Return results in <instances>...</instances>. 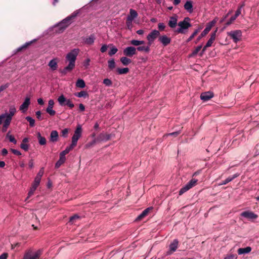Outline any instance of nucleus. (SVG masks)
I'll return each instance as SVG.
<instances>
[{
  "instance_id": "obj_1",
  "label": "nucleus",
  "mask_w": 259,
  "mask_h": 259,
  "mask_svg": "<svg viewBox=\"0 0 259 259\" xmlns=\"http://www.w3.org/2000/svg\"><path fill=\"white\" fill-rule=\"evenodd\" d=\"M79 51V49H74L66 55V59L69 62L68 65L74 68L75 61Z\"/></svg>"
},
{
  "instance_id": "obj_2",
  "label": "nucleus",
  "mask_w": 259,
  "mask_h": 259,
  "mask_svg": "<svg viewBox=\"0 0 259 259\" xmlns=\"http://www.w3.org/2000/svg\"><path fill=\"white\" fill-rule=\"evenodd\" d=\"M190 18L186 17L183 21H180L178 23V25L179 27L176 31L178 33H184L185 30L188 29L191 26V24L189 23Z\"/></svg>"
},
{
  "instance_id": "obj_3",
  "label": "nucleus",
  "mask_w": 259,
  "mask_h": 259,
  "mask_svg": "<svg viewBox=\"0 0 259 259\" xmlns=\"http://www.w3.org/2000/svg\"><path fill=\"white\" fill-rule=\"evenodd\" d=\"M41 253V250L33 252L31 249H29L25 252L23 259H38Z\"/></svg>"
},
{
  "instance_id": "obj_4",
  "label": "nucleus",
  "mask_w": 259,
  "mask_h": 259,
  "mask_svg": "<svg viewBox=\"0 0 259 259\" xmlns=\"http://www.w3.org/2000/svg\"><path fill=\"white\" fill-rule=\"evenodd\" d=\"M16 112V108L14 105L10 106L8 113H4L0 115V124L2 123V121L5 117L9 118L10 119H12L13 116L15 115Z\"/></svg>"
},
{
  "instance_id": "obj_5",
  "label": "nucleus",
  "mask_w": 259,
  "mask_h": 259,
  "mask_svg": "<svg viewBox=\"0 0 259 259\" xmlns=\"http://www.w3.org/2000/svg\"><path fill=\"white\" fill-rule=\"evenodd\" d=\"M227 34L233 40L234 42L237 43L241 39L242 32L240 30H236L227 32Z\"/></svg>"
},
{
  "instance_id": "obj_6",
  "label": "nucleus",
  "mask_w": 259,
  "mask_h": 259,
  "mask_svg": "<svg viewBox=\"0 0 259 259\" xmlns=\"http://www.w3.org/2000/svg\"><path fill=\"white\" fill-rule=\"evenodd\" d=\"M82 128L80 125H78L72 137L71 144L73 146H76L77 141L81 137Z\"/></svg>"
},
{
  "instance_id": "obj_7",
  "label": "nucleus",
  "mask_w": 259,
  "mask_h": 259,
  "mask_svg": "<svg viewBox=\"0 0 259 259\" xmlns=\"http://www.w3.org/2000/svg\"><path fill=\"white\" fill-rule=\"evenodd\" d=\"M160 35L159 31L156 29L152 30L147 36V39L148 41L149 45H151L156 38L159 37Z\"/></svg>"
},
{
  "instance_id": "obj_8",
  "label": "nucleus",
  "mask_w": 259,
  "mask_h": 259,
  "mask_svg": "<svg viewBox=\"0 0 259 259\" xmlns=\"http://www.w3.org/2000/svg\"><path fill=\"white\" fill-rule=\"evenodd\" d=\"M75 15H71L63 19L59 24V26L62 29H65L71 23V20L75 18Z\"/></svg>"
},
{
  "instance_id": "obj_9",
  "label": "nucleus",
  "mask_w": 259,
  "mask_h": 259,
  "mask_svg": "<svg viewBox=\"0 0 259 259\" xmlns=\"http://www.w3.org/2000/svg\"><path fill=\"white\" fill-rule=\"evenodd\" d=\"M158 40L162 45V46L166 47L170 44L171 39L170 37L167 36L165 34H163L159 36Z\"/></svg>"
},
{
  "instance_id": "obj_10",
  "label": "nucleus",
  "mask_w": 259,
  "mask_h": 259,
  "mask_svg": "<svg viewBox=\"0 0 259 259\" xmlns=\"http://www.w3.org/2000/svg\"><path fill=\"white\" fill-rule=\"evenodd\" d=\"M214 23H215V22H214L213 21L207 25L206 28L202 32L201 34L198 37L197 41H199L201 39L202 37L205 36L209 32V31L211 30L212 27L213 26Z\"/></svg>"
},
{
  "instance_id": "obj_11",
  "label": "nucleus",
  "mask_w": 259,
  "mask_h": 259,
  "mask_svg": "<svg viewBox=\"0 0 259 259\" xmlns=\"http://www.w3.org/2000/svg\"><path fill=\"white\" fill-rule=\"evenodd\" d=\"M123 53L125 56L132 57L137 54L136 48L134 47H126L123 50Z\"/></svg>"
},
{
  "instance_id": "obj_12",
  "label": "nucleus",
  "mask_w": 259,
  "mask_h": 259,
  "mask_svg": "<svg viewBox=\"0 0 259 259\" xmlns=\"http://www.w3.org/2000/svg\"><path fill=\"white\" fill-rule=\"evenodd\" d=\"M30 104V100L29 97H26L24 101V102L22 104V105L19 107V110L22 112L25 113L28 110V107Z\"/></svg>"
},
{
  "instance_id": "obj_13",
  "label": "nucleus",
  "mask_w": 259,
  "mask_h": 259,
  "mask_svg": "<svg viewBox=\"0 0 259 259\" xmlns=\"http://www.w3.org/2000/svg\"><path fill=\"white\" fill-rule=\"evenodd\" d=\"M241 215L249 220H254L257 218V215L252 211H245L241 213Z\"/></svg>"
},
{
  "instance_id": "obj_14",
  "label": "nucleus",
  "mask_w": 259,
  "mask_h": 259,
  "mask_svg": "<svg viewBox=\"0 0 259 259\" xmlns=\"http://www.w3.org/2000/svg\"><path fill=\"white\" fill-rule=\"evenodd\" d=\"M213 96L214 95L212 92H205L201 93L200 95V99L204 101H206L212 98Z\"/></svg>"
},
{
  "instance_id": "obj_15",
  "label": "nucleus",
  "mask_w": 259,
  "mask_h": 259,
  "mask_svg": "<svg viewBox=\"0 0 259 259\" xmlns=\"http://www.w3.org/2000/svg\"><path fill=\"white\" fill-rule=\"evenodd\" d=\"M179 241L177 239H175L169 245V250L168 253L169 254L172 253L178 248Z\"/></svg>"
},
{
  "instance_id": "obj_16",
  "label": "nucleus",
  "mask_w": 259,
  "mask_h": 259,
  "mask_svg": "<svg viewBox=\"0 0 259 259\" xmlns=\"http://www.w3.org/2000/svg\"><path fill=\"white\" fill-rule=\"evenodd\" d=\"M178 22V16L177 15L170 17L168 22L169 27L174 28L176 27Z\"/></svg>"
},
{
  "instance_id": "obj_17",
  "label": "nucleus",
  "mask_w": 259,
  "mask_h": 259,
  "mask_svg": "<svg viewBox=\"0 0 259 259\" xmlns=\"http://www.w3.org/2000/svg\"><path fill=\"white\" fill-rule=\"evenodd\" d=\"M138 14L137 11L133 9H130L129 14L128 15L126 20L133 21L134 20L137 18Z\"/></svg>"
},
{
  "instance_id": "obj_18",
  "label": "nucleus",
  "mask_w": 259,
  "mask_h": 259,
  "mask_svg": "<svg viewBox=\"0 0 259 259\" xmlns=\"http://www.w3.org/2000/svg\"><path fill=\"white\" fill-rule=\"evenodd\" d=\"M83 39L85 44L88 45H92L94 43L95 36L94 34H91L88 37H84Z\"/></svg>"
},
{
  "instance_id": "obj_19",
  "label": "nucleus",
  "mask_w": 259,
  "mask_h": 259,
  "mask_svg": "<svg viewBox=\"0 0 259 259\" xmlns=\"http://www.w3.org/2000/svg\"><path fill=\"white\" fill-rule=\"evenodd\" d=\"M217 31V30H216L214 32L211 34L210 37L206 44V47H210L211 46L212 44H213V41L215 39Z\"/></svg>"
},
{
  "instance_id": "obj_20",
  "label": "nucleus",
  "mask_w": 259,
  "mask_h": 259,
  "mask_svg": "<svg viewBox=\"0 0 259 259\" xmlns=\"http://www.w3.org/2000/svg\"><path fill=\"white\" fill-rule=\"evenodd\" d=\"M192 1H187L184 5V8L189 13H192L193 11Z\"/></svg>"
},
{
  "instance_id": "obj_21",
  "label": "nucleus",
  "mask_w": 259,
  "mask_h": 259,
  "mask_svg": "<svg viewBox=\"0 0 259 259\" xmlns=\"http://www.w3.org/2000/svg\"><path fill=\"white\" fill-rule=\"evenodd\" d=\"M251 250V248L249 246H247L245 248H240L238 249V253L240 255L242 254L248 253Z\"/></svg>"
},
{
  "instance_id": "obj_22",
  "label": "nucleus",
  "mask_w": 259,
  "mask_h": 259,
  "mask_svg": "<svg viewBox=\"0 0 259 259\" xmlns=\"http://www.w3.org/2000/svg\"><path fill=\"white\" fill-rule=\"evenodd\" d=\"M48 65L52 70H56L58 67V64L56 59H54L51 60L49 62Z\"/></svg>"
},
{
  "instance_id": "obj_23",
  "label": "nucleus",
  "mask_w": 259,
  "mask_h": 259,
  "mask_svg": "<svg viewBox=\"0 0 259 259\" xmlns=\"http://www.w3.org/2000/svg\"><path fill=\"white\" fill-rule=\"evenodd\" d=\"M58 138V133L56 131H52L50 135V141L55 142L57 141Z\"/></svg>"
},
{
  "instance_id": "obj_24",
  "label": "nucleus",
  "mask_w": 259,
  "mask_h": 259,
  "mask_svg": "<svg viewBox=\"0 0 259 259\" xmlns=\"http://www.w3.org/2000/svg\"><path fill=\"white\" fill-rule=\"evenodd\" d=\"M137 50L140 52H145L146 53H149L150 49L149 46H142L138 47L136 48V50Z\"/></svg>"
},
{
  "instance_id": "obj_25",
  "label": "nucleus",
  "mask_w": 259,
  "mask_h": 259,
  "mask_svg": "<svg viewBox=\"0 0 259 259\" xmlns=\"http://www.w3.org/2000/svg\"><path fill=\"white\" fill-rule=\"evenodd\" d=\"M37 137L38 140V142L41 145H45L46 144V139L45 137H43L41 136L40 133H37Z\"/></svg>"
},
{
  "instance_id": "obj_26",
  "label": "nucleus",
  "mask_w": 259,
  "mask_h": 259,
  "mask_svg": "<svg viewBox=\"0 0 259 259\" xmlns=\"http://www.w3.org/2000/svg\"><path fill=\"white\" fill-rule=\"evenodd\" d=\"M65 156H63L60 154L59 160L56 162L55 167L56 168L59 167L65 161Z\"/></svg>"
},
{
  "instance_id": "obj_27",
  "label": "nucleus",
  "mask_w": 259,
  "mask_h": 259,
  "mask_svg": "<svg viewBox=\"0 0 259 259\" xmlns=\"http://www.w3.org/2000/svg\"><path fill=\"white\" fill-rule=\"evenodd\" d=\"M74 147L75 146H73L71 144L69 146L66 147L64 151L61 152L60 154L63 156H65V155L68 154Z\"/></svg>"
},
{
  "instance_id": "obj_28",
  "label": "nucleus",
  "mask_w": 259,
  "mask_h": 259,
  "mask_svg": "<svg viewBox=\"0 0 259 259\" xmlns=\"http://www.w3.org/2000/svg\"><path fill=\"white\" fill-rule=\"evenodd\" d=\"M74 68L72 67L67 65L64 69L60 70V72L63 75H65L68 72H70Z\"/></svg>"
},
{
  "instance_id": "obj_29",
  "label": "nucleus",
  "mask_w": 259,
  "mask_h": 259,
  "mask_svg": "<svg viewBox=\"0 0 259 259\" xmlns=\"http://www.w3.org/2000/svg\"><path fill=\"white\" fill-rule=\"evenodd\" d=\"M130 44L134 46L139 47V46H140L141 45L144 44L145 41L143 40H138L133 39V40H131Z\"/></svg>"
},
{
  "instance_id": "obj_30",
  "label": "nucleus",
  "mask_w": 259,
  "mask_h": 259,
  "mask_svg": "<svg viewBox=\"0 0 259 259\" xmlns=\"http://www.w3.org/2000/svg\"><path fill=\"white\" fill-rule=\"evenodd\" d=\"M76 86L78 88H83L85 86V82L82 79H78L76 82Z\"/></svg>"
},
{
  "instance_id": "obj_31",
  "label": "nucleus",
  "mask_w": 259,
  "mask_h": 259,
  "mask_svg": "<svg viewBox=\"0 0 259 259\" xmlns=\"http://www.w3.org/2000/svg\"><path fill=\"white\" fill-rule=\"evenodd\" d=\"M191 188L189 186V185L188 184V183L185 185L184 187H183L179 191V195H181L186 191H188L189 189H190Z\"/></svg>"
},
{
  "instance_id": "obj_32",
  "label": "nucleus",
  "mask_w": 259,
  "mask_h": 259,
  "mask_svg": "<svg viewBox=\"0 0 259 259\" xmlns=\"http://www.w3.org/2000/svg\"><path fill=\"white\" fill-rule=\"evenodd\" d=\"M120 61L124 65H127L130 63H131V60L126 57H122L120 58Z\"/></svg>"
},
{
  "instance_id": "obj_33",
  "label": "nucleus",
  "mask_w": 259,
  "mask_h": 259,
  "mask_svg": "<svg viewBox=\"0 0 259 259\" xmlns=\"http://www.w3.org/2000/svg\"><path fill=\"white\" fill-rule=\"evenodd\" d=\"M116 71L119 74H123L127 73L129 71V69L128 68H118L116 69Z\"/></svg>"
},
{
  "instance_id": "obj_34",
  "label": "nucleus",
  "mask_w": 259,
  "mask_h": 259,
  "mask_svg": "<svg viewBox=\"0 0 259 259\" xmlns=\"http://www.w3.org/2000/svg\"><path fill=\"white\" fill-rule=\"evenodd\" d=\"M75 95L76 97H79V98H81V97L85 98V97H88V93L84 91H82L79 93H77L75 94Z\"/></svg>"
},
{
  "instance_id": "obj_35",
  "label": "nucleus",
  "mask_w": 259,
  "mask_h": 259,
  "mask_svg": "<svg viewBox=\"0 0 259 259\" xmlns=\"http://www.w3.org/2000/svg\"><path fill=\"white\" fill-rule=\"evenodd\" d=\"M10 132H9L7 135H6V138H8L9 141L11 142H12L14 144H16L17 143V141L15 139L14 137L11 135L10 134Z\"/></svg>"
},
{
  "instance_id": "obj_36",
  "label": "nucleus",
  "mask_w": 259,
  "mask_h": 259,
  "mask_svg": "<svg viewBox=\"0 0 259 259\" xmlns=\"http://www.w3.org/2000/svg\"><path fill=\"white\" fill-rule=\"evenodd\" d=\"M108 67L110 70H112L115 67V63L114 59H111L108 61Z\"/></svg>"
},
{
  "instance_id": "obj_37",
  "label": "nucleus",
  "mask_w": 259,
  "mask_h": 259,
  "mask_svg": "<svg viewBox=\"0 0 259 259\" xmlns=\"http://www.w3.org/2000/svg\"><path fill=\"white\" fill-rule=\"evenodd\" d=\"M237 175H235L232 177H229L227 179H226L225 181H223L220 185H226L229 182L232 181L234 179H235L236 177H237Z\"/></svg>"
},
{
  "instance_id": "obj_38",
  "label": "nucleus",
  "mask_w": 259,
  "mask_h": 259,
  "mask_svg": "<svg viewBox=\"0 0 259 259\" xmlns=\"http://www.w3.org/2000/svg\"><path fill=\"white\" fill-rule=\"evenodd\" d=\"M99 138L101 140L107 141L110 139V135L107 134H101Z\"/></svg>"
},
{
  "instance_id": "obj_39",
  "label": "nucleus",
  "mask_w": 259,
  "mask_h": 259,
  "mask_svg": "<svg viewBox=\"0 0 259 259\" xmlns=\"http://www.w3.org/2000/svg\"><path fill=\"white\" fill-rule=\"evenodd\" d=\"M66 100H67L63 95L59 96L58 98V101L61 106L64 104V103L66 102Z\"/></svg>"
},
{
  "instance_id": "obj_40",
  "label": "nucleus",
  "mask_w": 259,
  "mask_h": 259,
  "mask_svg": "<svg viewBox=\"0 0 259 259\" xmlns=\"http://www.w3.org/2000/svg\"><path fill=\"white\" fill-rule=\"evenodd\" d=\"M202 29V27L199 28L198 29L194 31V32L192 33V34L189 37L187 41H191L200 31V30Z\"/></svg>"
},
{
  "instance_id": "obj_41",
  "label": "nucleus",
  "mask_w": 259,
  "mask_h": 259,
  "mask_svg": "<svg viewBox=\"0 0 259 259\" xmlns=\"http://www.w3.org/2000/svg\"><path fill=\"white\" fill-rule=\"evenodd\" d=\"M198 180L195 179H191L188 183V184L189 185L191 188L195 186L197 183Z\"/></svg>"
},
{
  "instance_id": "obj_42",
  "label": "nucleus",
  "mask_w": 259,
  "mask_h": 259,
  "mask_svg": "<svg viewBox=\"0 0 259 259\" xmlns=\"http://www.w3.org/2000/svg\"><path fill=\"white\" fill-rule=\"evenodd\" d=\"M26 119L29 122V125L31 127H33L35 125V120L30 116H27Z\"/></svg>"
},
{
  "instance_id": "obj_43",
  "label": "nucleus",
  "mask_w": 259,
  "mask_h": 259,
  "mask_svg": "<svg viewBox=\"0 0 259 259\" xmlns=\"http://www.w3.org/2000/svg\"><path fill=\"white\" fill-rule=\"evenodd\" d=\"M36 189V188L31 186L30 188V190L29 191V192L28 193V196L26 198L25 201H27V199L30 197H31L32 195H33L34 194V191H35V190Z\"/></svg>"
},
{
  "instance_id": "obj_44",
  "label": "nucleus",
  "mask_w": 259,
  "mask_h": 259,
  "mask_svg": "<svg viewBox=\"0 0 259 259\" xmlns=\"http://www.w3.org/2000/svg\"><path fill=\"white\" fill-rule=\"evenodd\" d=\"M46 111L51 116H54L56 114V111L53 110V107H47Z\"/></svg>"
},
{
  "instance_id": "obj_45",
  "label": "nucleus",
  "mask_w": 259,
  "mask_h": 259,
  "mask_svg": "<svg viewBox=\"0 0 259 259\" xmlns=\"http://www.w3.org/2000/svg\"><path fill=\"white\" fill-rule=\"evenodd\" d=\"M40 181H41V179H39L37 178H35L34 180V182L32 184L31 186L33 187H34L35 188H37V187L39 185Z\"/></svg>"
},
{
  "instance_id": "obj_46",
  "label": "nucleus",
  "mask_w": 259,
  "mask_h": 259,
  "mask_svg": "<svg viewBox=\"0 0 259 259\" xmlns=\"http://www.w3.org/2000/svg\"><path fill=\"white\" fill-rule=\"evenodd\" d=\"M4 119H5V120L4 121L3 125L9 127V126L10 125V124L11 123L12 119H10L9 118H8L7 117H5V118Z\"/></svg>"
},
{
  "instance_id": "obj_47",
  "label": "nucleus",
  "mask_w": 259,
  "mask_h": 259,
  "mask_svg": "<svg viewBox=\"0 0 259 259\" xmlns=\"http://www.w3.org/2000/svg\"><path fill=\"white\" fill-rule=\"evenodd\" d=\"M118 49L115 47H112L110 51L109 52V55L111 56L117 53Z\"/></svg>"
},
{
  "instance_id": "obj_48",
  "label": "nucleus",
  "mask_w": 259,
  "mask_h": 259,
  "mask_svg": "<svg viewBox=\"0 0 259 259\" xmlns=\"http://www.w3.org/2000/svg\"><path fill=\"white\" fill-rule=\"evenodd\" d=\"M103 83L106 86H111L112 84V81L108 78H105L103 80Z\"/></svg>"
},
{
  "instance_id": "obj_49",
  "label": "nucleus",
  "mask_w": 259,
  "mask_h": 259,
  "mask_svg": "<svg viewBox=\"0 0 259 259\" xmlns=\"http://www.w3.org/2000/svg\"><path fill=\"white\" fill-rule=\"evenodd\" d=\"M166 27V26L163 23H159L158 24V31H163L164 30L165 28Z\"/></svg>"
},
{
  "instance_id": "obj_50",
  "label": "nucleus",
  "mask_w": 259,
  "mask_h": 259,
  "mask_svg": "<svg viewBox=\"0 0 259 259\" xmlns=\"http://www.w3.org/2000/svg\"><path fill=\"white\" fill-rule=\"evenodd\" d=\"M132 22H133L132 21H129V20H127L126 19V27L130 30H131L132 28H133Z\"/></svg>"
},
{
  "instance_id": "obj_51",
  "label": "nucleus",
  "mask_w": 259,
  "mask_h": 259,
  "mask_svg": "<svg viewBox=\"0 0 259 259\" xmlns=\"http://www.w3.org/2000/svg\"><path fill=\"white\" fill-rule=\"evenodd\" d=\"M44 168H41L39 172H38V174H37L36 176L35 177V178H38L39 179H41V177L44 174Z\"/></svg>"
},
{
  "instance_id": "obj_52",
  "label": "nucleus",
  "mask_w": 259,
  "mask_h": 259,
  "mask_svg": "<svg viewBox=\"0 0 259 259\" xmlns=\"http://www.w3.org/2000/svg\"><path fill=\"white\" fill-rule=\"evenodd\" d=\"M20 147L25 151H27L29 149V145L27 144L21 143Z\"/></svg>"
},
{
  "instance_id": "obj_53",
  "label": "nucleus",
  "mask_w": 259,
  "mask_h": 259,
  "mask_svg": "<svg viewBox=\"0 0 259 259\" xmlns=\"http://www.w3.org/2000/svg\"><path fill=\"white\" fill-rule=\"evenodd\" d=\"M66 105L68 106V107H69L70 108H72L74 106V104L69 99L66 100Z\"/></svg>"
},
{
  "instance_id": "obj_54",
  "label": "nucleus",
  "mask_w": 259,
  "mask_h": 259,
  "mask_svg": "<svg viewBox=\"0 0 259 259\" xmlns=\"http://www.w3.org/2000/svg\"><path fill=\"white\" fill-rule=\"evenodd\" d=\"M79 219V217L78 215H74L70 218V222H71L72 223H74L75 220H77Z\"/></svg>"
},
{
  "instance_id": "obj_55",
  "label": "nucleus",
  "mask_w": 259,
  "mask_h": 259,
  "mask_svg": "<svg viewBox=\"0 0 259 259\" xmlns=\"http://www.w3.org/2000/svg\"><path fill=\"white\" fill-rule=\"evenodd\" d=\"M237 18L234 15L231 17L230 20L226 23V25H230Z\"/></svg>"
},
{
  "instance_id": "obj_56",
  "label": "nucleus",
  "mask_w": 259,
  "mask_h": 259,
  "mask_svg": "<svg viewBox=\"0 0 259 259\" xmlns=\"http://www.w3.org/2000/svg\"><path fill=\"white\" fill-rule=\"evenodd\" d=\"M202 48V46H198L196 49L192 53V55H196L199 51Z\"/></svg>"
},
{
  "instance_id": "obj_57",
  "label": "nucleus",
  "mask_w": 259,
  "mask_h": 259,
  "mask_svg": "<svg viewBox=\"0 0 259 259\" xmlns=\"http://www.w3.org/2000/svg\"><path fill=\"white\" fill-rule=\"evenodd\" d=\"M146 216L145 214L142 212L136 219V221H139L142 220L143 218H144Z\"/></svg>"
},
{
  "instance_id": "obj_58",
  "label": "nucleus",
  "mask_w": 259,
  "mask_h": 259,
  "mask_svg": "<svg viewBox=\"0 0 259 259\" xmlns=\"http://www.w3.org/2000/svg\"><path fill=\"white\" fill-rule=\"evenodd\" d=\"M9 86V83H6L5 84H4V85H2L0 87V93L2 91H3L4 90H5V89H6L7 88H8Z\"/></svg>"
},
{
  "instance_id": "obj_59",
  "label": "nucleus",
  "mask_w": 259,
  "mask_h": 259,
  "mask_svg": "<svg viewBox=\"0 0 259 259\" xmlns=\"http://www.w3.org/2000/svg\"><path fill=\"white\" fill-rule=\"evenodd\" d=\"M35 114H36V117L38 120H41L42 119V118L41 117V113L40 111H36Z\"/></svg>"
},
{
  "instance_id": "obj_60",
  "label": "nucleus",
  "mask_w": 259,
  "mask_h": 259,
  "mask_svg": "<svg viewBox=\"0 0 259 259\" xmlns=\"http://www.w3.org/2000/svg\"><path fill=\"white\" fill-rule=\"evenodd\" d=\"M237 256L234 254L227 255L224 259H236Z\"/></svg>"
},
{
  "instance_id": "obj_61",
  "label": "nucleus",
  "mask_w": 259,
  "mask_h": 259,
  "mask_svg": "<svg viewBox=\"0 0 259 259\" xmlns=\"http://www.w3.org/2000/svg\"><path fill=\"white\" fill-rule=\"evenodd\" d=\"M108 46H107L106 45H104L102 46V47L100 49V51L102 53H104L107 50V48H108Z\"/></svg>"
},
{
  "instance_id": "obj_62",
  "label": "nucleus",
  "mask_w": 259,
  "mask_h": 259,
  "mask_svg": "<svg viewBox=\"0 0 259 259\" xmlns=\"http://www.w3.org/2000/svg\"><path fill=\"white\" fill-rule=\"evenodd\" d=\"M152 209V207H148L146 209H145L143 212L145 214V215H146V216H147L148 214L150 211Z\"/></svg>"
},
{
  "instance_id": "obj_63",
  "label": "nucleus",
  "mask_w": 259,
  "mask_h": 259,
  "mask_svg": "<svg viewBox=\"0 0 259 259\" xmlns=\"http://www.w3.org/2000/svg\"><path fill=\"white\" fill-rule=\"evenodd\" d=\"M11 151L12 152V153L13 154H14L16 155H21V153L17 150L11 149Z\"/></svg>"
},
{
  "instance_id": "obj_64",
  "label": "nucleus",
  "mask_w": 259,
  "mask_h": 259,
  "mask_svg": "<svg viewBox=\"0 0 259 259\" xmlns=\"http://www.w3.org/2000/svg\"><path fill=\"white\" fill-rule=\"evenodd\" d=\"M68 133V130L67 128H65L62 131V136L66 137Z\"/></svg>"
}]
</instances>
